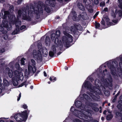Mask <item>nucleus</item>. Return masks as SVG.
Here are the masks:
<instances>
[{"instance_id": "1", "label": "nucleus", "mask_w": 122, "mask_h": 122, "mask_svg": "<svg viewBox=\"0 0 122 122\" xmlns=\"http://www.w3.org/2000/svg\"><path fill=\"white\" fill-rule=\"evenodd\" d=\"M85 88H86L89 91L87 93L93 99L95 100H97L99 98V97L98 94H100L101 92L98 87L94 88L92 87L90 83L86 80L83 83L82 87V89L81 91V93L79 97L76 99L75 101V105L76 107L78 108V111H80L83 110L85 109L82 106V103L79 100H81L82 98L81 97V93L83 92Z\"/></svg>"}, {"instance_id": "2", "label": "nucleus", "mask_w": 122, "mask_h": 122, "mask_svg": "<svg viewBox=\"0 0 122 122\" xmlns=\"http://www.w3.org/2000/svg\"><path fill=\"white\" fill-rule=\"evenodd\" d=\"M69 28L68 27H66L64 29L63 33L66 36L62 37V41H60L59 44H60V42H61L64 44L66 45L68 44L69 43L71 42L72 41V37L71 35L67 33V32L71 33L72 31L74 32L76 29L80 30H82V27L79 24L75 25L74 26H71V29H70V30H69Z\"/></svg>"}, {"instance_id": "3", "label": "nucleus", "mask_w": 122, "mask_h": 122, "mask_svg": "<svg viewBox=\"0 0 122 122\" xmlns=\"http://www.w3.org/2000/svg\"><path fill=\"white\" fill-rule=\"evenodd\" d=\"M30 111L28 110H25L15 114L14 118L16 122H25L26 121Z\"/></svg>"}, {"instance_id": "4", "label": "nucleus", "mask_w": 122, "mask_h": 122, "mask_svg": "<svg viewBox=\"0 0 122 122\" xmlns=\"http://www.w3.org/2000/svg\"><path fill=\"white\" fill-rule=\"evenodd\" d=\"M101 80L103 83H102L100 82L98 79H96L95 81V84L96 86L98 87H99L101 86H103V85L104 86L106 85L107 86H112V79L111 77L110 76L109 78L105 80H103V78Z\"/></svg>"}, {"instance_id": "5", "label": "nucleus", "mask_w": 122, "mask_h": 122, "mask_svg": "<svg viewBox=\"0 0 122 122\" xmlns=\"http://www.w3.org/2000/svg\"><path fill=\"white\" fill-rule=\"evenodd\" d=\"M118 6L119 8L121 10H116L115 11V13L113 11H111V13L112 16L114 18L116 17V15H118L121 16L122 15V0H118Z\"/></svg>"}, {"instance_id": "6", "label": "nucleus", "mask_w": 122, "mask_h": 122, "mask_svg": "<svg viewBox=\"0 0 122 122\" xmlns=\"http://www.w3.org/2000/svg\"><path fill=\"white\" fill-rule=\"evenodd\" d=\"M105 21L106 22V24L108 26L114 25L116 24L118 22V20H112L113 23L109 21V19L107 17H104L101 21V24L103 25V28H105L107 27L105 26Z\"/></svg>"}, {"instance_id": "7", "label": "nucleus", "mask_w": 122, "mask_h": 122, "mask_svg": "<svg viewBox=\"0 0 122 122\" xmlns=\"http://www.w3.org/2000/svg\"><path fill=\"white\" fill-rule=\"evenodd\" d=\"M23 70L21 68H20L18 70H15L14 71V77L17 79H20L22 80L24 78V76L22 72Z\"/></svg>"}, {"instance_id": "8", "label": "nucleus", "mask_w": 122, "mask_h": 122, "mask_svg": "<svg viewBox=\"0 0 122 122\" xmlns=\"http://www.w3.org/2000/svg\"><path fill=\"white\" fill-rule=\"evenodd\" d=\"M31 56L32 58L35 59H41L42 58V55L40 50H38L37 52L36 50H34Z\"/></svg>"}, {"instance_id": "9", "label": "nucleus", "mask_w": 122, "mask_h": 122, "mask_svg": "<svg viewBox=\"0 0 122 122\" xmlns=\"http://www.w3.org/2000/svg\"><path fill=\"white\" fill-rule=\"evenodd\" d=\"M112 65L109 66L111 71L112 75H114V73L115 72V70H116V69L117 67L118 64L117 62L116 61H113L112 62Z\"/></svg>"}, {"instance_id": "10", "label": "nucleus", "mask_w": 122, "mask_h": 122, "mask_svg": "<svg viewBox=\"0 0 122 122\" xmlns=\"http://www.w3.org/2000/svg\"><path fill=\"white\" fill-rule=\"evenodd\" d=\"M28 69L29 73L32 72L35 73L36 70V68L34 65H31L30 63L28 67Z\"/></svg>"}, {"instance_id": "11", "label": "nucleus", "mask_w": 122, "mask_h": 122, "mask_svg": "<svg viewBox=\"0 0 122 122\" xmlns=\"http://www.w3.org/2000/svg\"><path fill=\"white\" fill-rule=\"evenodd\" d=\"M70 111L72 113H74V115L77 117H79L80 118L82 117L81 115H80L79 114V112H81L80 111H78V110H76L75 109L74 107L73 106L71 107Z\"/></svg>"}, {"instance_id": "12", "label": "nucleus", "mask_w": 122, "mask_h": 122, "mask_svg": "<svg viewBox=\"0 0 122 122\" xmlns=\"http://www.w3.org/2000/svg\"><path fill=\"white\" fill-rule=\"evenodd\" d=\"M23 12H22V13H21V15L23 16V19L26 20L27 19L26 16H27V15H28L29 16H30V15H31V14H34V12H31V13H30L29 11H28L27 13H26V12L23 11Z\"/></svg>"}, {"instance_id": "13", "label": "nucleus", "mask_w": 122, "mask_h": 122, "mask_svg": "<svg viewBox=\"0 0 122 122\" xmlns=\"http://www.w3.org/2000/svg\"><path fill=\"white\" fill-rule=\"evenodd\" d=\"M83 112H82V110L81 111V112L79 113V115H81L82 116V117H81L80 118H83L82 117H84L86 119L88 116V115H87V113L89 114V113L85 111L84 110H83ZM78 117L79 118V117Z\"/></svg>"}, {"instance_id": "14", "label": "nucleus", "mask_w": 122, "mask_h": 122, "mask_svg": "<svg viewBox=\"0 0 122 122\" xmlns=\"http://www.w3.org/2000/svg\"><path fill=\"white\" fill-rule=\"evenodd\" d=\"M56 52L55 46H53L51 47V50L49 53V55L50 56H53L54 54L56 53Z\"/></svg>"}, {"instance_id": "15", "label": "nucleus", "mask_w": 122, "mask_h": 122, "mask_svg": "<svg viewBox=\"0 0 122 122\" xmlns=\"http://www.w3.org/2000/svg\"><path fill=\"white\" fill-rule=\"evenodd\" d=\"M20 80V79H17L16 78L13 77L12 81L13 85L15 86H17L19 84L18 81Z\"/></svg>"}, {"instance_id": "16", "label": "nucleus", "mask_w": 122, "mask_h": 122, "mask_svg": "<svg viewBox=\"0 0 122 122\" xmlns=\"http://www.w3.org/2000/svg\"><path fill=\"white\" fill-rule=\"evenodd\" d=\"M6 70L8 71V74L9 77L11 78L13 76H14V71L13 72L9 68H7Z\"/></svg>"}, {"instance_id": "17", "label": "nucleus", "mask_w": 122, "mask_h": 122, "mask_svg": "<svg viewBox=\"0 0 122 122\" xmlns=\"http://www.w3.org/2000/svg\"><path fill=\"white\" fill-rule=\"evenodd\" d=\"M42 54L43 56L44 57H46L47 56L48 52L47 50L45 48H44L42 50Z\"/></svg>"}, {"instance_id": "18", "label": "nucleus", "mask_w": 122, "mask_h": 122, "mask_svg": "<svg viewBox=\"0 0 122 122\" xmlns=\"http://www.w3.org/2000/svg\"><path fill=\"white\" fill-rule=\"evenodd\" d=\"M77 5L78 8L80 10H84V7L81 3H79Z\"/></svg>"}, {"instance_id": "19", "label": "nucleus", "mask_w": 122, "mask_h": 122, "mask_svg": "<svg viewBox=\"0 0 122 122\" xmlns=\"http://www.w3.org/2000/svg\"><path fill=\"white\" fill-rule=\"evenodd\" d=\"M83 2L86 5L88 6L91 3V1L90 0H84Z\"/></svg>"}, {"instance_id": "20", "label": "nucleus", "mask_w": 122, "mask_h": 122, "mask_svg": "<svg viewBox=\"0 0 122 122\" xmlns=\"http://www.w3.org/2000/svg\"><path fill=\"white\" fill-rule=\"evenodd\" d=\"M3 82L4 85L5 86H8L9 85V83L7 80L5 79H4L3 80Z\"/></svg>"}, {"instance_id": "21", "label": "nucleus", "mask_w": 122, "mask_h": 122, "mask_svg": "<svg viewBox=\"0 0 122 122\" xmlns=\"http://www.w3.org/2000/svg\"><path fill=\"white\" fill-rule=\"evenodd\" d=\"M18 29H16L14 32H13L12 34H17L20 31L19 29V28L17 26V28H18Z\"/></svg>"}, {"instance_id": "22", "label": "nucleus", "mask_w": 122, "mask_h": 122, "mask_svg": "<svg viewBox=\"0 0 122 122\" xmlns=\"http://www.w3.org/2000/svg\"><path fill=\"white\" fill-rule=\"evenodd\" d=\"M121 61L119 63V66L120 68L122 67V55L120 56H119Z\"/></svg>"}, {"instance_id": "23", "label": "nucleus", "mask_w": 122, "mask_h": 122, "mask_svg": "<svg viewBox=\"0 0 122 122\" xmlns=\"http://www.w3.org/2000/svg\"><path fill=\"white\" fill-rule=\"evenodd\" d=\"M113 117V115L111 114L108 115L107 117V119L108 120H110Z\"/></svg>"}, {"instance_id": "24", "label": "nucleus", "mask_w": 122, "mask_h": 122, "mask_svg": "<svg viewBox=\"0 0 122 122\" xmlns=\"http://www.w3.org/2000/svg\"><path fill=\"white\" fill-rule=\"evenodd\" d=\"M83 98L86 99V100L89 99H90V97L88 96L86 94H84L83 95Z\"/></svg>"}, {"instance_id": "25", "label": "nucleus", "mask_w": 122, "mask_h": 122, "mask_svg": "<svg viewBox=\"0 0 122 122\" xmlns=\"http://www.w3.org/2000/svg\"><path fill=\"white\" fill-rule=\"evenodd\" d=\"M44 9L48 13H49L50 11V10L48 6H46L45 7Z\"/></svg>"}, {"instance_id": "26", "label": "nucleus", "mask_w": 122, "mask_h": 122, "mask_svg": "<svg viewBox=\"0 0 122 122\" xmlns=\"http://www.w3.org/2000/svg\"><path fill=\"white\" fill-rule=\"evenodd\" d=\"M50 80L51 81L54 82L56 80V78L53 76H51L50 78Z\"/></svg>"}, {"instance_id": "27", "label": "nucleus", "mask_w": 122, "mask_h": 122, "mask_svg": "<svg viewBox=\"0 0 122 122\" xmlns=\"http://www.w3.org/2000/svg\"><path fill=\"white\" fill-rule=\"evenodd\" d=\"M73 13L74 15H73L72 17V19L74 20H76L77 19V17H76V13L74 12H73Z\"/></svg>"}, {"instance_id": "28", "label": "nucleus", "mask_w": 122, "mask_h": 122, "mask_svg": "<svg viewBox=\"0 0 122 122\" xmlns=\"http://www.w3.org/2000/svg\"><path fill=\"white\" fill-rule=\"evenodd\" d=\"M25 59L23 58H22L21 60V65H25Z\"/></svg>"}, {"instance_id": "29", "label": "nucleus", "mask_w": 122, "mask_h": 122, "mask_svg": "<svg viewBox=\"0 0 122 122\" xmlns=\"http://www.w3.org/2000/svg\"><path fill=\"white\" fill-rule=\"evenodd\" d=\"M15 66L17 69V70L19 69L20 68H21L20 67V65L18 63H16L15 64Z\"/></svg>"}, {"instance_id": "30", "label": "nucleus", "mask_w": 122, "mask_h": 122, "mask_svg": "<svg viewBox=\"0 0 122 122\" xmlns=\"http://www.w3.org/2000/svg\"><path fill=\"white\" fill-rule=\"evenodd\" d=\"M60 34V30H57L56 32V35L57 36H59Z\"/></svg>"}, {"instance_id": "31", "label": "nucleus", "mask_w": 122, "mask_h": 122, "mask_svg": "<svg viewBox=\"0 0 122 122\" xmlns=\"http://www.w3.org/2000/svg\"><path fill=\"white\" fill-rule=\"evenodd\" d=\"M31 64V65H34L35 66L36 64V62L35 61L31 59V62H30Z\"/></svg>"}, {"instance_id": "32", "label": "nucleus", "mask_w": 122, "mask_h": 122, "mask_svg": "<svg viewBox=\"0 0 122 122\" xmlns=\"http://www.w3.org/2000/svg\"><path fill=\"white\" fill-rule=\"evenodd\" d=\"M83 14L84 15H82V17L84 20H85L86 19V17H87V15L85 13H84Z\"/></svg>"}, {"instance_id": "33", "label": "nucleus", "mask_w": 122, "mask_h": 122, "mask_svg": "<svg viewBox=\"0 0 122 122\" xmlns=\"http://www.w3.org/2000/svg\"><path fill=\"white\" fill-rule=\"evenodd\" d=\"M26 28V26L25 25L21 26L20 28V30H21L24 31L25 30Z\"/></svg>"}, {"instance_id": "34", "label": "nucleus", "mask_w": 122, "mask_h": 122, "mask_svg": "<svg viewBox=\"0 0 122 122\" xmlns=\"http://www.w3.org/2000/svg\"><path fill=\"white\" fill-rule=\"evenodd\" d=\"M55 34L54 33H53L51 35V39L52 40H54V39L55 37Z\"/></svg>"}, {"instance_id": "35", "label": "nucleus", "mask_w": 122, "mask_h": 122, "mask_svg": "<svg viewBox=\"0 0 122 122\" xmlns=\"http://www.w3.org/2000/svg\"><path fill=\"white\" fill-rule=\"evenodd\" d=\"M88 7H88L87 8V9L88 10V11L90 13H92L93 11V9H92L91 7H90V8H89Z\"/></svg>"}, {"instance_id": "36", "label": "nucleus", "mask_w": 122, "mask_h": 122, "mask_svg": "<svg viewBox=\"0 0 122 122\" xmlns=\"http://www.w3.org/2000/svg\"><path fill=\"white\" fill-rule=\"evenodd\" d=\"M55 43L56 44H59V42L58 41V39L57 37H56L55 38Z\"/></svg>"}, {"instance_id": "37", "label": "nucleus", "mask_w": 122, "mask_h": 122, "mask_svg": "<svg viewBox=\"0 0 122 122\" xmlns=\"http://www.w3.org/2000/svg\"><path fill=\"white\" fill-rule=\"evenodd\" d=\"M100 25L99 23H96L95 25L96 28L99 29V28L100 26Z\"/></svg>"}, {"instance_id": "38", "label": "nucleus", "mask_w": 122, "mask_h": 122, "mask_svg": "<svg viewBox=\"0 0 122 122\" xmlns=\"http://www.w3.org/2000/svg\"><path fill=\"white\" fill-rule=\"evenodd\" d=\"M21 107L24 109H26L27 108V106L26 105L24 104L22 105Z\"/></svg>"}, {"instance_id": "39", "label": "nucleus", "mask_w": 122, "mask_h": 122, "mask_svg": "<svg viewBox=\"0 0 122 122\" xmlns=\"http://www.w3.org/2000/svg\"><path fill=\"white\" fill-rule=\"evenodd\" d=\"M3 26L5 27H6L7 28L8 30H9V27H10L9 28H10L11 27V25H10L9 26H7V25H5V24H3Z\"/></svg>"}, {"instance_id": "40", "label": "nucleus", "mask_w": 122, "mask_h": 122, "mask_svg": "<svg viewBox=\"0 0 122 122\" xmlns=\"http://www.w3.org/2000/svg\"><path fill=\"white\" fill-rule=\"evenodd\" d=\"M93 109L95 112H97L98 111L99 109L97 107H94L93 108Z\"/></svg>"}, {"instance_id": "41", "label": "nucleus", "mask_w": 122, "mask_h": 122, "mask_svg": "<svg viewBox=\"0 0 122 122\" xmlns=\"http://www.w3.org/2000/svg\"><path fill=\"white\" fill-rule=\"evenodd\" d=\"M21 97V93H20L19 94L18 96V98H17V100L18 101H19L20 100V98Z\"/></svg>"}, {"instance_id": "42", "label": "nucleus", "mask_w": 122, "mask_h": 122, "mask_svg": "<svg viewBox=\"0 0 122 122\" xmlns=\"http://www.w3.org/2000/svg\"><path fill=\"white\" fill-rule=\"evenodd\" d=\"M105 94L107 96H108L109 95V92H105Z\"/></svg>"}, {"instance_id": "43", "label": "nucleus", "mask_w": 122, "mask_h": 122, "mask_svg": "<svg viewBox=\"0 0 122 122\" xmlns=\"http://www.w3.org/2000/svg\"><path fill=\"white\" fill-rule=\"evenodd\" d=\"M43 7H42V9H41V8H39V9L38 10L39 11V12L40 13H43L42 10H43Z\"/></svg>"}, {"instance_id": "44", "label": "nucleus", "mask_w": 122, "mask_h": 122, "mask_svg": "<svg viewBox=\"0 0 122 122\" xmlns=\"http://www.w3.org/2000/svg\"><path fill=\"white\" fill-rule=\"evenodd\" d=\"M4 118H1L0 119V122H5L4 120H3L2 119H4ZM10 122H15L14 121H10Z\"/></svg>"}, {"instance_id": "45", "label": "nucleus", "mask_w": 122, "mask_h": 122, "mask_svg": "<svg viewBox=\"0 0 122 122\" xmlns=\"http://www.w3.org/2000/svg\"><path fill=\"white\" fill-rule=\"evenodd\" d=\"M99 14V12H97L95 14V15L94 16H93V19H94L97 16V15H98Z\"/></svg>"}, {"instance_id": "46", "label": "nucleus", "mask_w": 122, "mask_h": 122, "mask_svg": "<svg viewBox=\"0 0 122 122\" xmlns=\"http://www.w3.org/2000/svg\"><path fill=\"white\" fill-rule=\"evenodd\" d=\"M105 3L104 2H102L100 4V5L101 6H103L104 5Z\"/></svg>"}, {"instance_id": "47", "label": "nucleus", "mask_w": 122, "mask_h": 122, "mask_svg": "<svg viewBox=\"0 0 122 122\" xmlns=\"http://www.w3.org/2000/svg\"><path fill=\"white\" fill-rule=\"evenodd\" d=\"M107 70L106 69H105V70H104L103 71V74H104L105 73H107Z\"/></svg>"}, {"instance_id": "48", "label": "nucleus", "mask_w": 122, "mask_h": 122, "mask_svg": "<svg viewBox=\"0 0 122 122\" xmlns=\"http://www.w3.org/2000/svg\"><path fill=\"white\" fill-rule=\"evenodd\" d=\"M25 82L22 83L21 85H19L18 86V87H20L22 86H23L24 84H25Z\"/></svg>"}, {"instance_id": "49", "label": "nucleus", "mask_w": 122, "mask_h": 122, "mask_svg": "<svg viewBox=\"0 0 122 122\" xmlns=\"http://www.w3.org/2000/svg\"><path fill=\"white\" fill-rule=\"evenodd\" d=\"M94 3L96 4H97L98 3V0H94Z\"/></svg>"}, {"instance_id": "50", "label": "nucleus", "mask_w": 122, "mask_h": 122, "mask_svg": "<svg viewBox=\"0 0 122 122\" xmlns=\"http://www.w3.org/2000/svg\"><path fill=\"white\" fill-rule=\"evenodd\" d=\"M5 51V50L4 48H2L1 49L0 51V52L1 53H3Z\"/></svg>"}, {"instance_id": "51", "label": "nucleus", "mask_w": 122, "mask_h": 122, "mask_svg": "<svg viewBox=\"0 0 122 122\" xmlns=\"http://www.w3.org/2000/svg\"><path fill=\"white\" fill-rule=\"evenodd\" d=\"M107 10H108L107 8H106L104 9V10H103V12L104 11H107Z\"/></svg>"}, {"instance_id": "52", "label": "nucleus", "mask_w": 122, "mask_h": 122, "mask_svg": "<svg viewBox=\"0 0 122 122\" xmlns=\"http://www.w3.org/2000/svg\"><path fill=\"white\" fill-rule=\"evenodd\" d=\"M21 11L20 10H19L18 12V15L19 16H21Z\"/></svg>"}, {"instance_id": "53", "label": "nucleus", "mask_w": 122, "mask_h": 122, "mask_svg": "<svg viewBox=\"0 0 122 122\" xmlns=\"http://www.w3.org/2000/svg\"><path fill=\"white\" fill-rule=\"evenodd\" d=\"M28 75L29 74L28 73H25V76H26V77H28Z\"/></svg>"}, {"instance_id": "54", "label": "nucleus", "mask_w": 122, "mask_h": 122, "mask_svg": "<svg viewBox=\"0 0 122 122\" xmlns=\"http://www.w3.org/2000/svg\"><path fill=\"white\" fill-rule=\"evenodd\" d=\"M74 122H81V121L78 119L75 120Z\"/></svg>"}, {"instance_id": "55", "label": "nucleus", "mask_w": 122, "mask_h": 122, "mask_svg": "<svg viewBox=\"0 0 122 122\" xmlns=\"http://www.w3.org/2000/svg\"><path fill=\"white\" fill-rule=\"evenodd\" d=\"M116 115L118 116H120V115L119 114V112H117L116 113Z\"/></svg>"}, {"instance_id": "56", "label": "nucleus", "mask_w": 122, "mask_h": 122, "mask_svg": "<svg viewBox=\"0 0 122 122\" xmlns=\"http://www.w3.org/2000/svg\"><path fill=\"white\" fill-rule=\"evenodd\" d=\"M9 12L8 11H5V15H8L9 14Z\"/></svg>"}, {"instance_id": "57", "label": "nucleus", "mask_w": 122, "mask_h": 122, "mask_svg": "<svg viewBox=\"0 0 122 122\" xmlns=\"http://www.w3.org/2000/svg\"><path fill=\"white\" fill-rule=\"evenodd\" d=\"M44 75L46 77L47 76V74L46 73V72L45 71H44Z\"/></svg>"}, {"instance_id": "58", "label": "nucleus", "mask_w": 122, "mask_h": 122, "mask_svg": "<svg viewBox=\"0 0 122 122\" xmlns=\"http://www.w3.org/2000/svg\"><path fill=\"white\" fill-rule=\"evenodd\" d=\"M39 71H37V72H36V73L35 74V76H36L37 75V74L39 73Z\"/></svg>"}, {"instance_id": "59", "label": "nucleus", "mask_w": 122, "mask_h": 122, "mask_svg": "<svg viewBox=\"0 0 122 122\" xmlns=\"http://www.w3.org/2000/svg\"><path fill=\"white\" fill-rule=\"evenodd\" d=\"M2 91V89L0 88V93H1Z\"/></svg>"}, {"instance_id": "60", "label": "nucleus", "mask_w": 122, "mask_h": 122, "mask_svg": "<svg viewBox=\"0 0 122 122\" xmlns=\"http://www.w3.org/2000/svg\"><path fill=\"white\" fill-rule=\"evenodd\" d=\"M107 112V111H106L105 110L104 111V112H103V113L104 114H105L106 112Z\"/></svg>"}, {"instance_id": "61", "label": "nucleus", "mask_w": 122, "mask_h": 122, "mask_svg": "<svg viewBox=\"0 0 122 122\" xmlns=\"http://www.w3.org/2000/svg\"><path fill=\"white\" fill-rule=\"evenodd\" d=\"M104 119V118L103 117H102L101 118V120L102 121H103Z\"/></svg>"}, {"instance_id": "62", "label": "nucleus", "mask_w": 122, "mask_h": 122, "mask_svg": "<svg viewBox=\"0 0 122 122\" xmlns=\"http://www.w3.org/2000/svg\"><path fill=\"white\" fill-rule=\"evenodd\" d=\"M65 69L66 70H67L68 69V68L66 66H65Z\"/></svg>"}, {"instance_id": "63", "label": "nucleus", "mask_w": 122, "mask_h": 122, "mask_svg": "<svg viewBox=\"0 0 122 122\" xmlns=\"http://www.w3.org/2000/svg\"><path fill=\"white\" fill-rule=\"evenodd\" d=\"M102 67L101 66H100L99 68L98 69V70H99V69H100V70H102Z\"/></svg>"}, {"instance_id": "64", "label": "nucleus", "mask_w": 122, "mask_h": 122, "mask_svg": "<svg viewBox=\"0 0 122 122\" xmlns=\"http://www.w3.org/2000/svg\"><path fill=\"white\" fill-rule=\"evenodd\" d=\"M6 37H4V39H5V40H6L7 38V36H6Z\"/></svg>"}]
</instances>
